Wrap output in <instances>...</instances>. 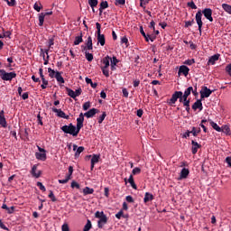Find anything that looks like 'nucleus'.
I'll return each instance as SVG.
<instances>
[{
    "label": "nucleus",
    "instance_id": "obj_1",
    "mask_svg": "<svg viewBox=\"0 0 231 231\" xmlns=\"http://www.w3.org/2000/svg\"><path fill=\"white\" fill-rule=\"evenodd\" d=\"M84 127V114L80 113L79 116L77 118V125H73V123H70L69 125H65L60 127V130L65 134H70V136H73L74 138H77L79 136V133H80V129Z\"/></svg>",
    "mask_w": 231,
    "mask_h": 231
},
{
    "label": "nucleus",
    "instance_id": "obj_2",
    "mask_svg": "<svg viewBox=\"0 0 231 231\" xmlns=\"http://www.w3.org/2000/svg\"><path fill=\"white\" fill-rule=\"evenodd\" d=\"M95 217H97V219H99L97 221V226L98 228H104V225L107 224V216H106V214H104V211H97L95 213Z\"/></svg>",
    "mask_w": 231,
    "mask_h": 231
},
{
    "label": "nucleus",
    "instance_id": "obj_3",
    "mask_svg": "<svg viewBox=\"0 0 231 231\" xmlns=\"http://www.w3.org/2000/svg\"><path fill=\"white\" fill-rule=\"evenodd\" d=\"M17 77V73L15 71L13 72H6L5 69H0V79H2L5 81H9L14 80Z\"/></svg>",
    "mask_w": 231,
    "mask_h": 231
},
{
    "label": "nucleus",
    "instance_id": "obj_4",
    "mask_svg": "<svg viewBox=\"0 0 231 231\" xmlns=\"http://www.w3.org/2000/svg\"><path fill=\"white\" fill-rule=\"evenodd\" d=\"M202 17H203V14L201 13V10H199L195 15V20L199 26V33H201V28H203V21L201 20Z\"/></svg>",
    "mask_w": 231,
    "mask_h": 231
},
{
    "label": "nucleus",
    "instance_id": "obj_5",
    "mask_svg": "<svg viewBox=\"0 0 231 231\" xmlns=\"http://www.w3.org/2000/svg\"><path fill=\"white\" fill-rule=\"evenodd\" d=\"M181 97V91H175L172 95L171 99L168 101L169 106H174L176 102H178V99Z\"/></svg>",
    "mask_w": 231,
    "mask_h": 231
},
{
    "label": "nucleus",
    "instance_id": "obj_6",
    "mask_svg": "<svg viewBox=\"0 0 231 231\" xmlns=\"http://www.w3.org/2000/svg\"><path fill=\"white\" fill-rule=\"evenodd\" d=\"M201 14H203L204 17H206L209 23H214V18L212 17V9L205 8L201 11Z\"/></svg>",
    "mask_w": 231,
    "mask_h": 231
},
{
    "label": "nucleus",
    "instance_id": "obj_7",
    "mask_svg": "<svg viewBox=\"0 0 231 231\" xmlns=\"http://www.w3.org/2000/svg\"><path fill=\"white\" fill-rule=\"evenodd\" d=\"M52 112L57 113L59 118H65V120H69V116H67L62 109L52 107Z\"/></svg>",
    "mask_w": 231,
    "mask_h": 231
},
{
    "label": "nucleus",
    "instance_id": "obj_8",
    "mask_svg": "<svg viewBox=\"0 0 231 231\" xmlns=\"http://www.w3.org/2000/svg\"><path fill=\"white\" fill-rule=\"evenodd\" d=\"M212 95V90L207 87H203L202 90L200 91V97L201 98H208Z\"/></svg>",
    "mask_w": 231,
    "mask_h": 231
},
{
    "label": "nucleus",
    "instance_id": "obj_9",
    "mask_svg": "<svg viewBox=\"0 0 231 231\" xmlns=\"http://www.w3.org/2000/svg\"><path fill=\"white\" fill-rule=\"evenodd\" d=\"M0 125L4 129L8 127V122H6V117H5V110L0 111Z\"/></svg>",
    "mask_w": 231,
    "mask_h": 231
},
{
    "label": "nucleus",
    "instance_id": "obj_10",
    "mask_svg": "<svg viewBox=\"0 0 231 231\" xmlns=\"http://www.w3.org/2000/svg\"><path fill=\"white\" fill-rule=\"evenodd\" d=\"M97 113H100V110L97 108H91L90 110L83 114V117L86 116L87 118H93V116H95Z\"/></svg>",
    "mask_w": 231,
    "mask_h": 231
},
{
    "label": "nucleus",
    "instance_id": "obj_11",
    "mask_svg": "<svg viewBox=\"0 0 231 231\" xmlns=\"http://www.w3.org/2000/svg\"><path fill=\"white\" fill-rule=\"evenodd\" d=\"M86 50L91 51L93 50V39L91 36L88 37V40L86 42V46L83 47V51H86Z\"/></svg>",
    "mask_w": 231,
    "mask_h": 231
},
{
    "label": "nucleus",
    "instance_id": "obj_12",
    "mask_svg": "<svg viewBox=\"0 0 231 231\" xmlns=\"http://www.w3.org/2000/svg\"><path fill=\"white\" fill-rule=\"evenodd\" d=\"M191 152L192 154H197L198 153V149H201V144L198 143V142L192 140L191 141Z\"/></svg>",
    "mask_w": 231,
    "mask_h": 231
},
{
    "label": "nucleus",
    "instance_id": "obj_13",
    "mask_svg": "<svg viewBox=\"0 0 231 231\" xmlns=\"http://www.w3.org/2000/svg\"><path fill=\"white\" fill-rule=\"evenodd\" d=\"M99 160H100V155L98 154L92 155L90 171H93L95 169V164L98 163Z\"/></svg>",
    "mask_w": 231,
    "mask_h": 231
},
{
    "label": "nucleus",
    "instance_id": "obj_14",
    "mask_svg": "<svg viewBox=\"0 0 231 231\" xmlns=\"http://www.w3.org/2000/svg\"><path fill=\"white\" fill-rule=\"evenodd\" d=\"M193 111H203V103L201 102V99H198L193 105H192Z\"/></svg>",
    "mask_w": 231,
    "mask_h": 231
},
{
    "label": "nucleus",
    "instance_id": "obj_15",
    "mask_svg": "<svg viewBox=\"0 0 231 231\" xmlns=\"http://www.w3.org/2000/svg\"><path fill=\"white\" fill-rule=\"evenodd\" d=\"M189 71H190V69L185 65H181L179 69V75H184V77H187L189 75Z\"/></svg>",
    "mask_w": 231,
    "mask_h": 231
},
{
    "label": "nucleus",
    "instance_id": "obj_16",
    "mask_svg": "<svg viewBox=\"0 0 231 231\" xmlns=\"http://www.w3.org/2000/svg\"><path fill=\"white\" fill-rule=\"evenodd\" d=\"M84 146H77V144H73V151H76L75 152V158H79L80 156L81 152H84Z\"/></svg>",
    "mask_w": 231,
    "mask_h": 231
},
{
    "label": "nucleus",
    "instance_id": "obj_17",
    "mask_svg": "<svg viewBox=\"0 0 231 231\" xmlns=\"http://www.w3.org/2000/svg\"><path fill=\"white\" fill-rule=\"evenodd\" d=\"M189 174H190V171H189V169L183 168L180 171L179 180H187V178H189Z\"/></svg>",
    "mask_w": 231,
    "mask_h": 231
},
{
    "label": "nucleus",
    "instance_id": "obj_18",
    "mask_svg": "<svg viewBox=\"0 0 231 231\" xmlns=\"http://www.w3.org/2000/svg\"><path fill=\"white\" fill-rule=\"evenodd\" d=\"M31 174L33 176V178H41L42 171H37V165H33L31 171Z\"/></svg>",
    "mask_w": 231,
    "mask_h": 231
},
{
    "label": "nucleus",
    "instance_id": "obj_19",
    "mask_svg": "<svg viewBox=\"0 0 231 231\" xmlns=\"http://www.w3.org/2000/svg\"><path fill=\"white\" fill-rule=\"evenodd\" d=\"M82 37H84V34H82V32H80L79 35L75 37L74 46H79L80 42H84V39Z\"/></svg>",
    "mask_w": 231,
    "mask_h": 231
},
{
    "label": "nucleus",
    "instance_id": "obj_20",
    "mask_svg": "<svg viewBox=\"0 0 231 231\" xmlns=\"http://www.w3.org/2000/svg\"><path fill=\"white\" fill-rule=\"evenodd\" d=\"M220 129H221V133H224V134H226V136H230L231 134L230 125H224Z\"/></svg>",
    "mask_w": 231,
    "mask_h": 231
},
{
    "label": "nucleus",
    "instance_id": "obj_21",
    "mask_svg": "<svg viewBox=\"0 0 231 231\" xmlns=\"http://www.w3.org/2000/svg\"><path fill=\"white\" fill-rule=\"evenodd\" d=\"M219 54H215L211 56L208 61V64H211L212 66H214V64H216V61L219 60Z\"/></svg>",
    "mask_w": 231,
    "mask_h": 231
},
{
    "label": "nucleus",
    "instance_id": "obj_22",
    "mask_svg": "<svg viewBox=\"0 0 231 231\" xmlns=\"http://www.w3.org/2000/svg\"><path fill=\"white\" fill-rule=\"evenodd\" d=\"M55 79H56L57 82H59L60 84H64V82H65L64 78L62 77V72L56 71Z\"/></svg>",
    "mask_w": 231,
    "mask_h": 231
},
{
    "label": "nucleus",
    "instance_id": "obj_23",
    "mask_svg": "<svg viewBox=\"0 0 231 231\" xmlns=\"http://www.w3.org/2000/svg\"><path fill=\"white\" fill-rule=\"evenodd\" d=\"M36 160H41V162H46V153L44 152H35Z\"/></svg>",
    "mask_w": 231,
    "mask_h": 231
},
{
    "label": "nucleus",
    "instance_id": "obj_24",
    "mask_svg": "<svg viewBox=\"0 0 231 231\" xmlns=\"http://www.w3.org/2000/svg\"><path fill=\"white\" fill-rule=\"evenodd\" d=\"M97 44H100V46L106 45V36L104 34H100L99 36H97Z\"/></svg>",
    "mask_w": 231,
    "mask_h": 231
},
{
    "label": "nucleus",
    "instance_id": "obj_25",
    "mask_svg": "<svg viewBox=\"0 0 231 231\" xmlns=\"http://www.w3.org/2000/svg\"><path fill=\"white\" fill-rule=\"evenodd\" d=\"M111 60V57H109L108 55L106 56L105 58H103V60H101L102 64H104L103 67L101 68H109V62Z\"/></svg>",
    "mask_w": 231,
    "mask_h": 231
},
{
    "label": "nucleus",
    "instance_id": "obj_26",
    "mask_svg": "<svg viewBox=\"0 0 231 231\" xmlns=\"http://www.w3.org/2000/svg\"><path fill=\"white\" fill-rule=\"evenodd\" d=\"M152 199H154V196L149 192H146L144 194V199L143 201L144 203H149V201H152Z\"/></svg>",
    "mask_w": 231,
    "mask_h": 231
},
{
    "label": "nucleus",
    "instance_id": "obj_27",
    "mask_svg": "<svg viewBox=\"0 0 231 231\" xmlns=\"http://www.w3.org/2000/svg\"><path fill=\"white\" fill-rule=\"evenodd\" d=\"M106 8H109V4L107 3V1H102L100 3V7H99L100 14H102V12L106 10Z\"/></svg>",
    "mask_w": 231,
    "mask_h": 231
},
{
    "label": "nucleus",
    "instance_id": "obj_28",
    "mask_svg": "<svg viewBox=\"0 0 231 231\" xmlns=\"http://www.w3.org/2000/svg\"><path fill=\"white\" fill-rule=\"evenodd\" d=\"M208 122L211 125V127H213L215 129V131H217V133H221V127H219V125H217L214 121H212L211 119H208Z\"/></svg>",
    "mask_w": 231,
    "mask_h": 231
},
{
    "label": "nucleus",
    "instance_id": "obj_29",
    "mask_svg": "<svg viewBox=\"0 0 231 231\" xmlns=\"http://www.w3.org/2000/svg\"><path fill=\"white\" fill-rule=\"evenodd\" d=\"M66 91H67L69 97H70V98H73L74 100H77V97H76L75 91H73V89H71L69 88H67Z\"/></svg>",
    "mask_w": 231,
    "mask_h": 231
},
{
    "label": "nucleus",
    "instance_id": "obj_30",
    "mask_svg": "<svg viewBox=\"0 0 231 231\" xmlns=\"http://www.w3.org/2000/svg\"><path fill=\"white\" fill-rule=\"evenodd\" d=\"M128 183H130L131 187L134 188V190L138 189V187L136 186V183H134V179L133 178V175L129 176Z\"/></svg>",
    "mask_w": 231,
    "mask_h": 231
},
{
    "label": "nucleus",
    "instance_id": "obj_31",
    "mask_svg": "<svg viewBox=\"0 0 231 231\" xmlns=\"http://www.w3.org/2000/svg\"><path fill=\"white\" fill-rule=\"evenodd\" d=\"M88 5L92 8V12L95 13V6L98 5V0H88Z\"/></svg>",
    "mask_w": 231,
    "mask_h": 231
},
{
    "label": "nucleus",
    "instance_id": "obj_32",
    "mask_svg": "<svg viewBox=\"0 0 231 231\" xmlns=\"http://www.w3.org/2000/svg\"><path fill=\"white\" fill-rule=\"evenodd\" d=\"M93 228V225L91 224V220L88 219L87 224L85 225L83 231H90Z\"/></svg>",
    "mask_w": 231,
    "mask_h": 231
},
{
    "label": "nucleus",
    "instance_id": "obj_33",
    "mask_svg": "<svg viewBox=\"0 0 231 231\" xmlns=\"http://www.w3.org/2000/svg\"><path fill=\"white\" fill-rule=\"evenodd\" d=\"M190 93H192V87L186 88L184 94H182V97L189 98V97H190Z\"/></svg>",
    "mask_w": 231,
    "mask_h": 231
},
{
    "label": "nucleus",
    "instance_id": "obj_34",
    "mask_svg": "<svg viewBox=\"0 0 231 231\" xmlns=\"http://www.w3.org/2000/svg\"><path fill=\"white\" fill-rule=\"evenodd\" d=\"M222 8L226 12V14H229L231 15V5L228 4H222Z\"/></svg>",
    "mask_w": 231,
    "mask_h": 231
},
{
    "label": "nucleus",
    "instance_id": "obj_35",
    "mask_svg": "<svg viewBox=\"0 0 231 231\" xmlns=\"http://www.w3.org/2000/svg\"><path fill=\"white\" fill-rule=\"evenodd\" d=\"M93 192H95V189L89 188V187H86L84 189H83V194L84 196H88V194H93Z\"/></svg>",
    "mask_w": 231,
    "mask_h": 231
},
{
    "label": "nucleus",
    "instance_id": "obj_36",
    "mask_svg": "<svg viewBox=\"0 0 231 231\" xmlns=\"http://www.w3.org/2000/svg\"><path fill=\"white\" fill-rule=\"evenodd\" d=\"M85 59H87V60L88 62H92L93 61V54L88 52V51H85Z\"/></svg>",
    "mask_w": 231,
    "mask_h": 231
},
{
    "label": "nucleus",
    "instance_id": "obj_37",
    "mask_svg": "<svg viewBox=\"0 0 231 231\" xmlns=\"http://www.w3.org/2000/svg\"><path fill=\"white\" fill-rule=\"evenodd\" d=\"M199 133H201V128H196V127H192L191 129V134H193L194 136H198V134H199Z\"/></svg>",
    "mask_w": 231,
    "mask_h": 231
},
{
    "label": "nucleus",
    "instance_id": "obj_38",
    "mask_svg": "<svg viewBox=\"0 0 231 231\" xmlns=\"http://www.w3.org/2000/svg\"><path fill=\"white\" fill-rule=\"evenodd\" d=\"M44 13H41L39 14V26H42L44 24Z\"/></svg>",
    "mask_w": 231,
    "mask_h": 231
},
{
    "label": "nucleus",
    "instance_id": "obj_39",
    "mask_svg": "<svg viewBox=\"0 0 231 231\" xmlns=\"http://www.w3.org/2000/svg\"><path fill=\"white\" fill-rule=\"evenodd\" d=\"M42 84L41 85L42 89H46L49 84L48 79H46V78H42Z\"/></svg>",
    "mask_w": 231,
    "mask_h": 231
},
{
    "label": "nucleus",
    "instance_id": "obj_40",
    "mask_svg": "<svg viewBox=\"0 0 231 231\" xmlns=\"http://www.w3.org/2000/svg\"><path fill=\"white\" fill-rule=\"evenodd\" d=\"M119 62H120V60H118V59H116V56H113V58H111V60H110V65H112V66H116Z\"/></svg>",
    "mask_w": 231,
    "mask_h": 231
},
{
    "label": "nucleus",
    "instance_id": "obj_41",
    "mask_svg": "<svg viewBox=\"0 0 231 231\" xmlns=\"http://www.w3.org/2000/svg\"><path fill=\"white\" fill-rule=\"evenodd\" d=\"M106 116H107V114L106 112H103V114L97 119L98 124H102V122L106 120Z\"/></svg>",
    "mask_w": 231,
    "mask_h": 231
},
{
    "label": "nucleus",
    "instance_id": "obj_42",
    "mask_svg": "<svg viewBox=\"0 0 231 231\" xmlns=\"http://www.w3.org/2000/svg\"><path fill=\"white\" fill-rule=\"evenodd\" d=\"M48 73L51 79H55V75H57V72H55V70H53L51 68L48 69Z\"/></svg>",
    "mask_w": 231,
    "mask_h": 231
},
{
    "label": "nucleus",
    "instance_id": "obj_43",
    "mask_svg": "<svg viewBox=\"0 0 231 231\" xmlns=\"http://www.w3.org/2000/svg\"><path fill=\"white\" fill-rule=\"evenodd\" d=\"M183 64L186 66H192V64H196V60L191 59V60H186Z\"/></svg>",
    "mask_w": 231,
    "mask_h": 231
},
{
    "label": "nucleus",
    "instance_id": "obj_44",
    "mask_svg": "<svg viewBox=\"0 0 231 231\" xmlns=\"http://www.w3.org/2000/svg\"><path fill=\"white\" fill-rule=\"evenodd\" d=\"M188 6H189V8H191L192 10H198V5H196V4L194 3V1L191 2H188Z\"/></svg>",
    "mask_w": 231,
    "mask_h": 231
},
{
    "label": "nucleus",
    "instance_id": "obj_45",
    "mask_svg": "<svg viewBox=\"0 0 231 231\" xmlns=\"http://www.w3.org/2000/svg\"><path fill=\"white\" fill-rule=\"evenodd\" d=\"M34 10H36V12H41V10H42V5L39 4V3H35L33 5Z\"/></svg>",
    "mask_w": 231,
    "mask_h": 231
},
{
    "label": "nucleus",
    "instance_id": "obj_46",
    "mask_svg": "<svg viewBox=\"0 0 231 231\" xmlns=\"http://www.w3.org/2000/svg\"><path fill=\"white\" fill-rule=\"evenodd\" d=\"M101 69H102V73L103 75H105V77H109V69L108 68H106V67H101Z\"/></svg>",
    "mask_w": 231,
    "mask_h": 231
},
{
    "label": "nucleus",
    "instance_id": "obj_47",
    "mask_svg": "<svg viewBox=\"0 0 231 231\" xmlns=\"http://www.w3.org/2000/svg\"><path fill=\"white\" fill-rule=\"evenodd\" d=\"M121 44H125L126 48L129 46V40L124 36L121 38Z\"/></svg>",
    "mask_w": 231,
    "mask_h": 231
},
{
    "label": "nucleus",
    "instance_id": "obj_48",
    "mask_svg": "<svg viewBox=\"0 0 231 231\" xmlns=\"http://www.w3.org/2000/svg\"><path fill=\"white\" fill-rule=\"evenodd\" d=\"M115 5L116 6H124V5H125V0H116Z\"/></svg>",
    "mask_w": 231,
    "mask_h": 231
},
{
    "label": "nucleus",
    "instance_id": "obj_49",
    "mask_svg": "<svg viewBox=\"0 0 231 231\" xmlns=\"http://www.w3.org/2000/svg\"><path fill=\"white\" fill-rule=\"evenodd\" d=\"M49 198H50V199H51V201H52L53 203H55V201H57V198H55V195L53 194V191H52V190H50Z\"/></svg>",
    "mask_w": 231,
    "mask_h": 231
},
{
    "label": "nucleus",
    "instance_id": "obj_50",
    "mask_svg": "<svg viewBox=\"0 0 231 231\" xmlns=\"http://www.w3.org/2000/svg\"><path fill=\"white\" fill-rule=\"evenodd\" d=\"M69 180H71L73 176V166L69 167V173L66 175Z\"/></svg>",
    "mask_w": 231,
    "mask_h": 231
},
{
    "label": "nucleus",
    "instance_id": "obj_51",
    "mask_svg": "<svg viewBox=\"0 0 231 231\" xmlns=\"http://www.w3.org/2000/svg\"><path fill=\"white\" fill-rule=\"evenodd\" d=\"M140 172H142V169H140L139 167H136L132 171V174L134 176H136V174H140Z\"/></svg>",
    "mask_w": 231,
    "mask_h": 231
},
{
    "label": "nucleus",
    "instance_id": "obj_52",
    "mask_svg": "<svg viewBox=\"0 0 231 231\" xmlns=\"http://www.w3.org/2000/svg\"><path fill=\"white\" fill-rule=\"evenodd\" d=\"M71 189H80V184H79L77 181L73 180L70 185Z\"/></svg>",
    "mask_w": 231,
    "mask_h": 231
},
{
    "label": "nucleus",
    "instance_id": "obj_53",
    "mask_svg": "<svg viewBox=\"0 0 231 231\" xmlns=\"http://www.w3.org/2000/svg\"><path fill=\"white\" fill-rule=\"evenodd\" d=\"M37 187H39L40 190H42V192H46V187H44V185H42V182H37Z\"/></svg>",
    "mask_w": 231,
    "mask_h": 231
},
{
    "label": "nucleus",
    "instance_id": "obj_54",
    "mask_svg": "<svg viewBox=\"0 0 231 231\" xmlns=\"http://www.w3.org/2000/svg\"><path fill=\"white\" fill-rule=\"evenodd\" d=\"M91 107V103L90 102H86L84 105H83V110L84 111H88V109H89Z\"/></svg>",
    "mask_w": 231,
    "mask_h": 231
},
{
    "label": "nucleus",
    "instance_id": "obj_55",
    "mask_svg": "<svg viewBox=\"0 0 231 231\" xmlns=\"http://www.w3.org/2000/svg\"><path fill=\"white\" fill-rule=\"evenodd\" d=\"M69 180H71V179H69V177L66 176V178L64 180H59L58 182L64 185V184L68 183V181H69Z\"/></svg>",
    "mask_w": 231,
    "mask_h": 231
},
{
    "label": "nucleus",
    "instance_id": "obj_56",
    "mask_svg": "<svg viewBox=\"0 0 231 231\" xmlns=\"http://www.w3.org/2000/svg\"><path fill=\"white\" fill-rule=\"evenodd\" d=\"M192 24H194V19L185 22V28H189V26H192Z\"/></svg>",
    "mask_w": 231,
    "mask_h": 231
},
{
    "label": "nucleus",
    "instance_id": "obj_57",
    "mask_svg": "<svg viewBox=\"0 0 231 231\" xmlns=\"http://www.w3.org/2000/svg\"><path fill=\"white\" fill-rule=\"evenodd\" d=\"M226 73H227L229 75V77H231V63L226 65Z\"/></svg>",
    "mask_w": 231,
    "mask_h": 231
},
{
    "label": "nucleus",
    "instance_id": "obj_58",
    "mask_svg": "<svg viewBox=\"0 0 231 231\" xmlns=\"http://www.w3.org/2000/svg\"><path fill=\"white\" fill-rule=\"evenodd\" d=\"M184 101H183V106H190V99H189V97H184Z\"/></svg>",
    "mask_w": 231,
    "mask_h": 231
},
{
    "label": "nucleus",
    "instance_id": "obj_59",
    "mask_svg": "<svg viewBox=\"0 0 231 231\" xmlns=\"http://www.w3.org/2000/svg\"><path fill=\"white\" fill-rule=\"evenodd\" d=\"M3 35H4V38L8 37V39H10V35H12V32L10 31L5 32V30H3Z\"/></svg>",
    "mask_w": 231,
    "mask_h": 231
},
{
    "label": "nucleus",
    "instance_id": "obj_60",
    "mask_svg": "<svg viewBox=\"0 0 231 231\" xmlns=\"http://www.w3.org/2000/svg\"><path fill=\"white\" fill-rule=\"evenodd\" d=\"M125 199L128 203H134V199H133V197L131 195L126 196Z\"/></svg>",
    "mask_w": 231,
    "mask_h": 231
},
{
    "label": "nucleus",
    "instance_id": "obj_61",
    "mask_svg": "<svg viewBox=\"0 0 231 231\" xmlns=\"http://www.w3.org/2000/svg\"><path fill=\"white\" fill-rule=\"evenodd\" d=\"M7 214H14L15 211V207L12 206L11 208H7Z\"/></svg>",
    "mask_w": 231,
    "mask_h": 231
},
{
    "label": "nucleus",
    "instance_id": "obj_62",
    "mask_svg": "<svg viewBox=\"0 0 231 231\" xmlns=\"http://www.w3.org/2000/svg\"><path fill=\"white\" fill-rule=\"evenodd\" d=\"M55 44V39L54 38H50L49 39V49L51 48Z\"/></svg>",
    "mask_w": 231,
    "mask_h": 231
},
{
    "label": "nucleus",
    "instance_id": "obj_63",
    "mask_svg": "<svg viewBox=\"0 0 231 231\" xmlns=\"http://www.w3.org/2000/svg\"><path fill=\"white\" fill-rule=\"evenodd\" d=\"M62 231H69V226L68 224H63L61 226Z\"/></svg>",
    "mask_w": 231,
    "mask_h": 231
},
{
    "label": "nucleus",
    "instance_id": "obj_64",
    "mask_svg": "<svg viewBox=\"0 0 231 231\" xmlns=\"http://www.w3.org/2000/svg\"><path fill=\"white\" fill-rule=\"evenodd\" d=\"M226 162L227 163V165H228L229 167H231V157H226Z\"/></svg>",
    "mask_w": 231,
    "mask_h": 231
}]
</instances>
